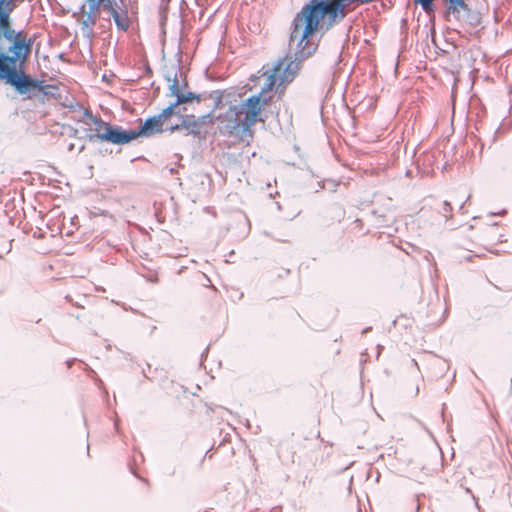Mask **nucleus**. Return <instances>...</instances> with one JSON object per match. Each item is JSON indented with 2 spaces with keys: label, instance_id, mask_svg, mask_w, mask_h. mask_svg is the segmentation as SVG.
I'll return each instance as SVG.
<instances>
[{
  "label": "nucleus",
  "instance_id": "obj_1",
  "mask_svg": "<svg viewBox=\"0 0 512 512\" xmlns=\"http://www.w3.org/2000/svg\"><path fill=\"white\" fill-rule=\"evenodd\" d=\"M297 69L298 63L283 59L278 61L272 70L264 72L266 82L259 93L250 95L239 104L230 105L225 113L217 116V120L222 124L221 133L249 143L255 135L253 127L257 123L266 122V108L273 101L271 92L291 82Z\"/></svg>",
  "mask_w": 512,
  "mask_h": 512
},
{
  "label": "nucleus",
  "instance_id": "obj_2",
  "mask_svg": "<svg viewBox=\"0 0 512 512\" xmlns=\"http://www.w3.org/2000/svg\"><path fill=\"white\" fill-rule=\"evenodd\" d=\"M13 11V0H0V79L19 93H26L39 88V82L18 71V66H22L31 53L32 42L25 31L13 29Z\"/></svg>",
  "mask_w": 512,
  "mask_h": 512
},
{
  "label": "nucleus",
  "instance_id": "obj_3",
  "mask_svg": "<svg viewBox=\"0 0 512 512\" xmlns=\"http://www.w3.org/2000/svg\"><path fill=\"white\" fill-rule=\"evenodd\" d=\"M81 121L88 126H95V133L87 135L90 141L99 139L113 144H126L131 141V136H128L127 131L122 130L119 127L111 126L109 123L93 116L88 110L85 111L84 117Z\"/></svg>",
  "mask_w": 512,
  "mask_h": 512
},
{
  "label": "nucleus",
  "instance_id": "obj_4",
  "mask_svg": "<svg viewBox=\"0 0 512 512\" xmlns=\"http://www.w3.org/2000/svg\"><path fill=\"white\" fill-rule=\"evenodd\" d=\"M101 7L103 11L109 13L118 30L123 32L128 31L131 26L129 15L133 13L129 12L125 0H103Z\"/></svg>",
  "mask_w": 512,
  "mask_h": 512
},
{
  "label": "nucleus",
  "instance_id": "obj_5",
  "mask_svg": "<svg viewBox=\"0 0 512 512\" xmlns=\"http://www.w3.org/2000/svg\"><path fill=\"white\" fill-rule=\"evenodd\" d=\"M102 2L103 0H86L88 10H86V6H82L81 8V29L83 33L88 37H91L94 34L93 27L100 18Z\"/></svg>",
  "mask_w": 512,
  "mask_h": 512
},
{
  "label": "nucleus",
  "instance_id": "obj_6",
  "mask_svg": "<svg viewBox=\"0 0 512 512\" xmlns=\"http://www.w3.org/2000/svg\"><path fill=\"white\" fill-rule=\"evenodd\" d=\"M164 121L159 115L148 118L138 130L127 131L131 141L140 136H151L163 131Z\"/></svg>",
  "mask_w": 512,
  "mask_h": 512
},
{
  "label": "nucleus",
  "instance_id": "obj_7",
  "mask_svg": "<svg viewBox=\"0 0 512 512\" xmlns=\"http://www.w3.org/2000/svg\"><path fill=\"white\" fill-rule=\"evenodd\" d=\"M170 90L172 92V95H175L177 97L175 102H176V104H178V106L183 103L191 102L194 99H196L197 101L200 100V97L195 95L192 92L181 93L177 83H174L173 85H171Z\"/></svg>",
  "mask_w": 512,
  "mask_h": 512
},
{
  "label": "nucleus",
  "instance_id": "obj_8",
  "mask_svg": "<svg viewBox=\"0 0 512 512\" xmlns=\"http://www.w3.org/2000/svg\"><path fill=\"white\" fill-rule=\"evenodd\" d=\"M181 126L193 134H198L201 131L200 120L192 114L182 116Z\"/></svg>",
  "mask_w": 512,
  "mask_h": 512
},
{
  "label": "nucleus",
  "instance_id": "obj_9",
  "mask_svg": "<svg viewBox=\"0 0 512 512\" xmlns=\"http://www.w3.org/2000/svg\"><path fill=\"white\" fill-rule=\"evenodd\" d=\"M178 106L176 102L170 104L167 108L163 109L161 113L158 115L162 118L163 121L168 120L173 114H175V108Z\"/></svg>",
  "mask_w": 512,
  "mask_h": 512
},
{
  "label": "nucleus",
  "instance_id": "obj_10",
  "mask_svg": "<svg viewBox=\"0 0 512 512\" xmlns=\"http://www.w3.org/2000/svg\"><path fill=\"white\" fill-rule=\"evenodd\" d=\"M452 210L453 209H452L450 202L444 201L442 203V208H441L440 212L442 213V215L445 219H449L452 217Z\"/></svg>",
  "mask_w": 512,
  "mask_h": 512
},
{
  "label": "nucleus",
  "instance_id": "obj_11",
  "mask_svg": "<svg viewBox=\"0 0 512 512\" xmlns=\"http://www.w3.org/2000/svg\"><path fill=\"white\" fill-rule=\"evenodd\" d=\"M198 120H200V125L202 126L203 124H207V123H212V115L211 114H207V115H204L202 117H199L197 118Z\"/></svg>",
  "mask_w": 512,
  "mask_h": 512
},
{
  "label": "nucleus",
  "instance_id": "obj_12",
  "mask_svg": "<svg viewBox=\"0 0 512 512\" xmlns=\"http://www.w3.org/2000/svg\"><path fill=\"white\" fill-rule=\"evenodd\" d=\"M182 128H183V127L181 126V124H178V125L172 126V127L170 128V131H171V132H174V131H176V130H180V129H182Z\"/></svg>",
  "mask_w": 512,
  "mask_h": 512
},
{
  "label": "nucleus",
  "instance_id": "obj_13",
  "mask_svg": "<svg viewBox=\"0 0 512 512\" xmlns=\"http://www.w3.org/2000/svg\"><path fill=\"white\" fill-rule=\"evenodd\" d=\"M494 230H497V227H494V226H493V227H491V229H490V233H492Z\"/></svg>",
  "mask_w": 512,
  "mask_h": 512
},
{
  "label": "nucleus",
  "instance_id": "obj_14",
  "mask_svg": "<svg viewBox=\"0 0 512 512\" xmlns=\"http://www.w3.org/2000/svg\"><path fill=\"white\" fill-rule=\"evenodd\" d=\"M13 4H14V9L16 8V3H15V0H13Z\"/></svg>",
  "mask_w": 512,
  "mask_h": 512
}]
</instances>
